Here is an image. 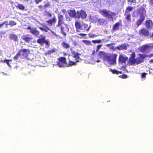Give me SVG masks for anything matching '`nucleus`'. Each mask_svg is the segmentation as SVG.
Here are the masks:
<instances>
[{"mask_svg": "<svg viewBox=\"0 0 153 153\" xmlns=\"http://www.w3.org/2000/svg\"><path fill=\"white\" fill-rule=\"evenodd\" d=\"M149 2L150 4L153 6V0H149Z\"/></svg>", "mask_w": 153, "mask_h": 153, "instance_id": "49530a36", "label": "nucleus"}, {"mask_svg": "<svg viewBox=\"0 0 153 153\" xmlns=\"http://www.w3.org/2000/svg\"><path fill=\"white\" fill-rule=\"evenodd\" d=\"M79 38H81L82 37H79Z\"/></svg>", "mask_w": 153, "mask_h": 153, "instance_id": "338daca9", "label": "nucleus"}, {"mask_svg": "<svg viewBox=\"0 0 153 153\" xmlns=\"http://www.w3.org/2000/svg\"><path fill=\"white\" fill-rule=\"evenodd\" d=\"M43 26L44 28L41 27H39V29L43 31H45V32H48V30H50V29L46 25H43Z\"/></svg>", "mask_w": 153, "mask_h": 153, "instance_id": "4be33fe9", "label": "nucleus"}, {"mask_svg": "<svg viewBox=\"0 0 153 153\" xmlns=\"http://www.w3.org/2000/svg\"><path fill=\"white\" fill-rule=\"evenodd\" d=\"M42 0H34V1L36 4H38Z\"/></svg>", "mask_w": 153, "mask_h": 153, "instance_id": "c03bdc74", "label": "nucleus"}, {"mask_svg": "<svg viewBox=\"0 0 153 153\" xmlns=\"http://www.w3.org/2000/svg\"><path fill=\"white\" fill-rule=\"evenodd\" d=\"M139 57H137L136 59V64H139L143 62H144L145 58L146 57V56L145 55L139 54Z\"/></svg>", "mask_w": 153, "mask_h": 153, "instance_id": "ddd939ff", "label": "nucleus"}, {"mask_svg": "<svg viewBox=\"0 0 153 153\" xmlns=\"http://www.w3.org/2000/svg\"><path fill=\"white\" fill-rule=\"evenodd\" d=\"M86 16L87 14L86 12L82 10L78 11L76 13V18H81L82 19H84L86 17Z\"/></svg>", "mask_w": 153, "mask_h": 153, "instance_id": "f8f14e48", "label": "nucleus"}, {"mask_svg": "<svg viewBox=\"0 0 153 153\" xmlns=\"http://www.w3.org/2000/svg\"><path fill=\"white\" fill-rule=\"evenodd\" d=\"M79 35H81L82 36H85L86 35V34L84 33H81L78 34Z\"/></svg>", "mask_w": 153, "mask_h": 153, "instance_id": "8fccbe9b", "label": "nucleus"}, {"mask_svg": "<svg viewBox=\"0 0 153 153\" xmlns=\"http://www.w3.org/2000/svg\"><path fill=\"white\" fill-rule=\"evenodd\" d=\"M38 7L40 9H42V8H43V6L42 5H39Z\"/></svg>", "mask_w": 153, "mask_h": 153, "instance_id": "864d4df0", "label": "nucleus"}, {"mask_svg": "<svg viewBox=\"0 0 153 153\" xmlns=\"http://www.w3.org/2000/svg\"><path fill=\"white\" fill-rule=\"evenodd\" d=\"M28 35H27L25 36H24L22 38V39L24 40L26 42L28 43H36V41L34 39L33 40V37H28Z\"/></svg>", "mask_w": 153, "mask_h": 153, "instance_id": "9b49d317", "label": "nucleus"}, {"mask_svg": "<svg viewBox=\"0 0 153 153\" xmlns=\"http://www.w3.org/2000/svg\"><path fill=\"white\" fill-rule=\"evenodd\" d=\"M3 25L5 24L6 25H9V23L8 22V21H6L3 22L2 23Z\"/></svg>", "mask_w": 153, "mask_h": 153, "instance_id": "79ce46f5", "label": "nucleus"}, {"mask_svg": "<svg viewBox=\"0 0 153 153\" xmlns=\"http://www.w3.org/2000/svg\"><path fill=\"white\" fill-rule=\"evenodd\" d=\"M17 23L13 21H9V25L11 26L16 25Z\"/></svg>", "mask_w": 153, "mask_h": 153, "instance_id": "72a5a7b5", "label": "nucleus"}, {"mask_svg": "<svg viewBox=\"0 0 153 153\" xmlns=\"http://www.w3.org/2000/svg\"><path fill=\"white\" fill-rule=\"evenodd\" d=\"M124 15L126 16L125 18L126 20L129 22L131 21V14L130 13H127L125 14V13L124 14Z\"/></svg>", "mask_w": 153, "mask_h": 153, "instance_id": "bb28decb", "label": "nucleus"}, {"mask_svg": "<svg viewBox=\"0 0 153 153\" xmlns=\"http://www.w3.org/2000/svg\"><path fill=\"white\" fill-rule=\"evenodd\" d=\"M76 30L77 32H87L89 30L90 27L85 23L81 24L78 22H76L75 24Z\"/></svg>", "mask_w": 153, "mask_h": 153, "instance_id": "f03ea898", "label": "nucleus"}, {"mask_svg": "<svg viewBox=\"0 0 153 153\" xmlns=\"http://www.w3.org/2000/svg\"><path fill=\"white\" fill-rule=\"evenodd\" d=\"M150 46V43L145 44L140 47L139 50L141 52H143L145 51L146 50L148 49V48H151Z\"/></svg>", "mask_w": 153, "mask_h": 153, "instance_id": "dca6fc26", "label": "nucleus"}, {"mask_svg": "<svg viewBox=\"0 0 153 153\" xmlns=\"http://www.w3.org/2000/svg\"><path fill=\"white\" fill-rule=\"evenodd\" d=\"M73 44L74 46H76L78 45L76 41L74 42L73 43Z\"/></svg>", "mask_w": 153, "mask_h": 153, "instance_id": "603ef678", "label": "nucleus"}, {"mask_svg": "<svg viewBox=\"0 0 153 153\" xmlns=\"http://www.w3.org/2000/svg\"><path fill=\"white\" fill-rule=\"evenodd\" d=\"M150 56H153V53H152L151 54Z\"/></svg>", "mask_w": 153, "mask_h": 153, "instance_id": "0e129e2a", "label": "nucleus"}, {"mask_svg": "<svg viewBox=\"0 0 153 153\" xmlns=\"http://www.w3.org/2000/svg\"><path fill=\"white\" fill-rule=\"evenodd\" d=\"M102 44L99 45L97 46V49H96V52H98L99 50L100 49V48L102 46Z\"/></svg>", "mask_w": 153, "mask_h": 153, "instance_id": "4c0bfd02", "label": "nucleus"}, {"mask_svg": "<svg viewBox=\"0 0 153 153\" xmlns=\"http://www.w3.org/2000/svg\"><path fill=\"white\" fill-rule=\"evenodd\" d=\"M96 61L97 62H99L100 61V60H97Z\"/></svg>", "mask_w": 153, "mask_h": 153, "instance_id": "e2e57ef3", "label": "nucleus"}, {"mask_svg": "<svg viewBox=\"0 0 153 153\" xmlns=\"http://www.w3.org/2000/svg\"><path fill=\"white\" fill-rule=\"evenodd\" d=\"M20 56V54L18 52V53H16V55L14 57L13 59L14 60H17L18 59L19 57Z\"/></svg>", "mask_w": 153, "mask_h": 153, "instance_id": "f704fd0d", "label": "nucleus"}, {"mask_svg": "<svg viewBox=\"0 0 153 153\" xmlns=\"http://www.w3.org/2000/svg\"><path fill=\"white\" fill-rule=\"evenodd\" d=\"M153 37V32L152 33V35L150 36V38Z\"/></svg>", "mask_w": 153, "mask_h": 153, "instance_id": "052dcab7", "label": "nucleus"}, {"mask_svg": "<svg viewBox=\"0 0 153 153\" xmlns=\"http://www.w3.org/2000/svg\"><path fill=\"white\" fill-rule=\"evenodd\" d=\"M115 48L119 51H121L122 50H126L127 48L126 44H123L118 46L116 47Z\"/></svg>", "mask_w": 153, "mask_h": 153, "instance_id": "412c9836", "label": "nucleus"}, {"mask_svg": "<svg viewBox=\"0 0 153 153\" xmlns=\"http://www.w3.org/2000/svg\"><path fill=\"white\" fill-rule=\"evenodd\" d=\"M82 42L86 45H90L91 44V42L88 40H83Z\"/></svg>", "mask_w": 153, "mask_h": 153, "instance_id": "c9c22d12", "label": "nucleus"}, {"mask_svg": "<svg viewBox=\"0 0 153 153\" xmlns=\"http://www.w3.org/2000/svg\"><path fill=\"white\" fill-rule=\"evenodd\" d=\"M146 25L148 28H150L153 26V22L150 20H147L146 22Z\"/></svg>", "mask_w": 153, "mask_h": 153, "instance_id": "5701e85b", "label": "nucleus"}, {"mask_svg": "<svg viewBox=\"0 0 153 153\" xmlns=\"http://www.w3.org/2000/svg\"><path fill=\"white\" fill-rule=\"evenodd\" d=\"M147 74L146 73H143L141 74V76L142 78H145Z\"/></svg>", "mask_w": 153, "mask_h": 153, "instance_id": "58836bf2", "label": "nucleus"}, {"mask_svg": "<svg viewBox=\"0 0 153 153\" xmlns=\"http://www.w3.org/2000/svg\"><path fill=\"white\" fill-rule=\"evenodd\" d=\"M15 6L17 9L21 10H23L25 9V6L22 4L18 3L16 5H15Z\"/></svg>", "mask_w": 153, "mask_h": 153, "instance_id": "393cba45", "label": "nucleus"}, {"mask_svg": "<svg viewBox=\"0 0 153 153\" xmlns=\"http://www.w3.org/2000/svg\"><path fill=\"white\" fill-rule=\"evenodd\" d=\"M138 12L140 15V16H144V17H145L146 15V12L144 8L141 7L138 9Z\"/></svg>", "mask_w": 153, "mask_h": 153, "instance_id": "2eb2a0df", "label": "nucleus"}, {"mask_svg": "<svg viewBox=\"0 0 153 153\" xmlns=\"http://www.w3.org/2000/svg\"><path fill=\"white\" fill-rule=\"evenodd\" d=\"M61 46L64 48L68 49L70 47V45L65 41H63L61 44Z\"/></svg>", "mask_w": 153, "mask_h": 153, "instance_id": "aec40b11", "label": "nucleus"}, {"mask_svg": "<svg viewBox=\"0 0 153 153\" xmlns=\"http://www.w3.org/2000/svg\"><path fill=\"white\" fill-rule=\"evenodd\" d=\"M79 62V61L78 60H76V62H73L72 61L70 60L68 62V67H70L71 66L74 65H75V63H76Z\"/></svg>", "mask_w": 153, "mask_h": 153, "instance_id": "c85d7f7f", "label": "nucleus"}, {"mask_svg": "<svg viewBox=\"0 0 153 153\" xmlns=\"http://www.w3.org/2000/svg\"><path fill=\"white\" fill-rule=\"evenodd\" d=\"M44 15L45 16H47L49 17H51L52 16V15L51 13L46 10L45 11Z\"/></svg>", "mask_w": 153, "mask_h": 153, "instance_id": "473e14b6", "label": "nucleus"}, {"mask_svg": "<svg viewBox=\"0 0 153 153\" xmlns=\"http://www.w3.org/2000/svg\"><path fill=\"white\" fill-rule=\"evenodd\" d=\"M51 52L50 51H48L46 52L45 53V55H51Z\"/></svg>", "mask_w": 153, "mask_h": 153, "instance_id": "a18cd8bd", "label": "nucleus"}, {"mask_svg": "<svg viewBox=\"0 0 153 153\" xmlns=\"http://www.w3.org/2000/svg\"><path fill=\"white\" fill-rule=\"evenodd\" d=\"M139 34L140 36L148 37L149 35V31L145 28H143L139 31Z\"/></svg>", "mask_w": 153, "mask_h": 153, "instance_id": "9d476101", "label": "nucleus"}, {"mask_svg": "<svg viewBox=\"0 0 153 153\" xmlns=\"http://www.w3.org/2000/svg\"><path fill=\"white\" fill-rule=\"evenodd\" d=\"M145 19V17L144 16H140V18L138 19L136 22V24L137 27L139 26L144 21Z\"/></svg>", "mask_w": 153, "mask_h": 153, "instance_id": "a211bd4d", "label": "nucleus"}, {"mask_svg": "<svg viewBox=\"0 0 153 153\" xmlns=\"http://www.w3.org/2000/svg\"><path fill=\"white\" fill-rule=\"evenodd\" d=\"M133 10V7L131 6H128L126 9L125 10V14L127 13H130L129 12Z\"/></svg>", "mask_w": 153, "mask_h": 153, "instance_id": "c756f323", "label": "nucleus"}, {"mask_svg": "<svg viewBox=\"0 0 153 153\" xmlns=\"http://www.w3.org/2000/svg\"><path fill=\"white\" fill-rule=\"evenodd\" d=\"M56 21V19L55 16H54L53 18L49 20L46 21V22L48 23L49 26H52L53 24H55Z\"/></svg>", "mask_w": 153, "mask_h": 153, "instance_id": "6ab92c4d", "label": "nucleus"}, {"mask_svg": "<svg viewBox=\"0 0 153 153\" xmlns=\"http://www.w3.org/2000/svg\"><path fill=\"white\" fill-rule=\"evenodd\" d=\"M150 48H153V43H150Z\"/></svg>", "mask_w": 153, "mask_h": 153, "instance_id": "6e6d98bb", "label": "nucleus"}, {"mask_svg": "<svg viewBox=\"0 0 153 153\" xmlns=\"http://www.w3.org/2000/svg\"><path fill=\"white\" fill-rule=\"evenodd\" d=\"M122 25L121 20H120L119 22L115 23L113 25V27L111 30L112 31L114 32L116 30H119V26H121Z\"/></svg>", "mask_w": 153, "mask_h": 153, "instance_id": "4468645a", "label": "nucleus"}, {"mask_svg": "<svg viewBox=\"0 0 153 153\" xmlns=\"http://www.w3.org/2000/svg\"><path fill=\"white\" fill-rule=\"evenodd\" d=\"M25 1H29V0H25Z\"/></svg>", "mask_w": 153, "mask_h": 153, "instance_id": "69168bd1", "label": "nucleus"}, {"mask_svg": "<svg viewBox=\"0 0 153 153\" xmlns=\"http://www.w3.org/2000/svg\"><path fill=\"white\" fill-rule=\"evenodd\" d=\"M121 77L123 79H125L127 78V76L126 74H123L122 75Z\"/></svg>", "mask_w": 153, "mask_h": 153, "instance_id": "de8ad7c7", "label": "nucleus"}, {"mask_svg": "<svg viewBox=\"0 0 153 153\" xmlns=\"http://www.w3.org/2000/svg\"><path fill=\"white\" fill-rule=\"evenodd\" d=\"M135 54L134 52H132L131 55V56L129 58L128 62L130 65H134L136 64V59H135Z\"/></svg>", "mask_w": 153, "mask_h": 153, "instance_id": "6e6552de", "label": "nucleus"}, {"mask_svg": "<svg viewBox=\"0 0 153 153\" xmlns=\"http://www.w3.org/2000/svg\"><path fill=\"white\" fill-rule=\"evenodd\" d=\"M10 39L13 40L15 42H17L19 40L17 36L14 34H11L10 36Z\"/></svg>", "mask_w": 153, "mask_h": 153, "instance_id": "a878e982", "label": "nucleus"}, {"mask_svg": "<svg viewBox=\"0 0 153 153\" xmlns=\"http://www.w3.org/2000/svg\"><path fill=\"white\" fill-rule=\"evenodd\" d=\"M22 59L26 58L28 54L30 53V50L28 49H21L18 51Z\"/></svg>", "mask_w": 153, "mask_h": 153, "instance_id": "39448f33", "label": "nucleus"}, {"mask_svg": "<svg viewBox=\"0 0 153 153\" xmlns=\"http://www.w3.org/2000/svg\"><path fill=\"white\" fill-rule=\"evenodd\" d=\"M128 2H131V4H132L133 3H136V0H128Z\"/></svg>", "mask_w": 153, "mask_h": 153, "instance_id": "37998d69", "label": "nucleus"}, {"mask_svg": "<svg viewBox=\"0 0 153 153\" xmlns=\"http://www.w3.org/2000/svg\"><path fill=\"white\" fill-rule=\"evenodd\" d=\"M114 43H111V44H107L106 46L107 47H110V45H114Z\"/></svg>", "mask_w": 153, "mask_h": 153, "instance_id": "3c124183", "label": "nucleus"}, {"mask_svg": "<svg viewBox=\"0 0 153 153\" xmlns=\"http://www.w3.org/2000/svg\"><path fill=\"white\" fill-rule=\"evenodd\" d=\"M99 13L103 16L105 17H107L108 18H112V16L113 14V13L110 11H107L106 10H100Z\"/></svg>", "mask_w": 153, "mask_h": 153, "instance_id": "423d86ee", "label": "nucleus"}, {"mask_svg": "<svg viewBox=\"0 0 153 153\" xmlns=\"http://www.w3.org/2000/svg\"><path fill=\"white\" fill-rule=\"evenodd\" d=\"M10 61L9 60H5L4 61V62H6V63L8 65H9V61Z\"/></svg>", "mask_w": 153, "mask_h": 153, "instance_id": "09e8293b", "label": "nucleus"}, {"mask_svg": "<svg viewBox=\"0 0 153 153\" xmlns=\"http://www.w3.org/2000/svg\"><path fill=\"white\" fill-rule=\"evenodd\" d=\"M128 58L127 57H124L122 55H120L119 57V62L121 63H125L128 60Z\"/></svg>", "mask_w": 153, "mask_h": 153, "instance_id": "f3484780", "label": "nucleus"}, {"mask_svg": "<svg viewBox=\"0 0 153 153\" xmlns=\"http://www.w3.org/2000/svg\"><path fill=\"white\" fill-rule=\"evenodd\" d=\"M101 40H93L92 41V43H99L101 42Z\"/></svg>", "mask_w": 153, "mask_h": 153, "instance_id": "e433bc0d", "label": "nucleus"}, {"mask_svg": "<svg viewBox=\"0 0 153 153\" xmlns=\"http://www.w3.org/2000/svg\"><path fill=\"white\" fill-rule=\"evenodd\" d=\"M37 42L41 45L45 44L46 45L48 46L50 44L49 42L45 39V37L42 35H41L38 39L37 40Z\"/></svg>", "mask_w": 153, "mask_h": 153, "instance_id": "7ed1b4c3", "label": "nucleus"}, {"mask_svg": "<svg viewBox=\"0 0 153 153\" xmlns=\"http://www.w3.org/2000/svg\"><path fill=\"white\" fill-rule=\"evenodd\" d=\"M60 29L61 33L64 36H65L66 35V33L64 32V27L61 25L60 27Z\"/></svg>", "mask_w": 153, "mask_h": 153, "instance_id": "7c9ffc66", "label": "nucleus"}, {"mask_svg": "<svg viewBox=\"0 0 153 153\" xmlns=\"http://www.w3.org/2000/svg\"><path fill=\"white\" fill-rule=\"evenodd\" d=\"M149 62H153V59H151L150 61H149Z\"/></svg>", "mask_w": 153, "mask_h": 153, "instance_id": "13d9d810", "label": "nucleus"}, {"mask_svg": "<svg viewBox=\"0 0 153 153\" xmlns=\"http://www.w3.org/2000/svg\"><path fill=\"white\" fill-rule=\"evenodd\" d=\"M58 18V23L56 25L57 27H59L64 24V16L62 15L58 14L57 16Z\"/></svg>", "mask_w": 153, "mask_h": 153, "instance_id": "0eeeda50", "label": "nucleus"}, {"mask_svg": "<svg viewBox=\"0 0 153 153\" xmlns=\"http://www.w3.org/2000/svg\"><path fill=\"white\" fill-rule=\"evenodd\" d=\"M50 4L49 3H47L45 4L44 6V7L45 8L49 6H50Z\"/></svg>", "mask_w": 153, "mask_h": 153, "instance_id": "a19ab883", "label": "nucleus"}, {"mask_svg": "<svg viewBox=\"0 0 153 153\" xmlns=\"http://www.w3.org/2000/svg\"><path fill=\"white\" fill-rule=\"evenodd\" d=\"M97 56L100 58H102L103 61H106L111 65L116 64L117 55L116 53H110L103 51H100L98 53Z\"/></svg>", "mask_w": 153, "mask_h": 153, "instance_id": "f257e3e1", "label": "nucleus"}, {"mask_svg": "<svg viewBox=\"0 0 153 153\" xmlns=\"http://www.w3.org/2000/svg\"><path fill=\"white\" fill-rule=\"evenodd\" d=\"M68 13L70 16L72 17L76 18V14L75 10H70L68 12Z\"/></svg>", "mask_w": 153, "mask_h": 153, "instance_id": "b1692460", "label": "nucleus"}, {"mask_svg": "<svg viewBox=\"0 0 153 153\" xmlns=\"http://www.w3.org/2000/svg\"><path fill=\"white\" fill-rule=\"evenodd\" d=\"M89 36L90 38H93L95 36H97V35L95 34H89Z\"/></svg>", "mask_w": 153, "mask_h": 153, "instance_id": "ea45409f", "label": "nucleus"}, {"mask_svg": "<svg viewBox=\"0 0 153 153\" xmlns=\"http://www.w3.org/2000/svg\"><path fill=\"white\" fill-rule=\"evenodd\" d=\"M52 33H53V34L56 36H57V35L54 32H53V31H52Z\"/></svg>", "mask_w": 153, "mask_h": 153, "instance_id": "bf43d9fd", "label": "nucleus"}, {"mask_svg": "<svg viewBox=\"0 0 153 153\" xmlns=\"http://www.w3.org/2000/svg\"><path fill=\"white\" fill-rule=\"evenodd\" d=\"M73 57L75 58L76 59H79V56L80 54L77 52L74 51L73 52Z\"/></svg>", "mask_w": 153, "mask_h": 153, "instance_id": "cd10ccee", "label": "nucleus"}, {"mask_svg": "<svg viewBox=\"0 0 153 153\" xmlns=\"http://www.w3.org/2000/svg\"><path fill=\"white\" fill-rule=\"evenodd\" d=\"M3 25L2 23L0 24V28H1Z\"/></svg>", "mask_w": 153, "mask_h": 153, "instance_id": "680f3d73", "label": "nucleus"}, {"mask_svg": "<svg viewBox=\"0 0 153 153\" xmlns=\"http://www.w3.org/2000/svg\"><path fill=\"white\" fill-rule=\"evenodd\" d=\"M95 52H96V51H95V50H93L92 51V55L94 54L95 53Z\"/></svg>", "mask_w": 153, "mask_h": 153, "instance_id": "4d7b16f0", "label": "nucleus"}, {"mask_svg": "<svg viewBox=\"0 0 153 153\" xmlns=\"http://www.w3.org/2000/svg\"><path fill=\"white\" fill-rule=\"evenodd\" d=\"M111 72L113 74H122V72L120 71H117L116 69H112L111 70Z\"/></svg>", "mask_w": 153, "mask_h": 153, "instance_id": "2f4dec72", "label": "nucleus"}, {"mask_svg": "<svg viewBox=\"0 0 153 153\" xmlns=\"http://www.w3.org/2000/svg\"><path fill=\"white\" fill-rule=\"evenodd\" d=\"M57 64V65L60 67H64L65 65L67 64L66 58L63 57H59L58 58Z\"/></svg>", "mask_w": 153, "mask_h": 153, "instance_id": "20e7f679", "label": "nucleus"}, {"mask_svg": "<svg viewBox=\"0 0 153 153\" xmlns=\"http://www.w3.org/2000/svg\"><path fill=\"white\" fill-rule=\"evenodd\" d=\"M26 29L30 30V33L35 36H37L39 34V31L37 30L36 27L31 28L30 26H29Z\"/></svg>", "mask_w": 153, "mask_h": 153, "instance_id": "1a4fd4ad", "label": "nucleus"}, {"mask_svg": "<svg viewBox=\"0 0 153 153\" xmlns=\"http://www.w3.org/2000/svg\"><path fill=\"white\" fill-rule=\"evenodd\" d=\"M51 53H53L55 51V50L54 49H53L51 50L50 51Z\"/></svg>", "mask_w": 153, "mask_h": 153, "instance_id": "5fc2aeb1", "label": "nucleus"}]
</instances>
